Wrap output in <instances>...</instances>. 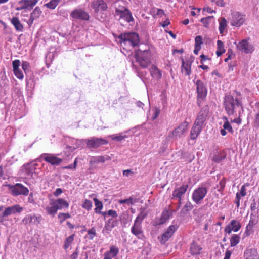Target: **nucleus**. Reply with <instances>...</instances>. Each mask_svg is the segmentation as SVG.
Wrapping results in <instances>:
<instances>
[{
    "label": "nucleus",
    "instance_id": "43",
    "mask_svg": "<svg viewBox=\"0 0 259 259\" xmlns=\"http://www.w3.org/2000/svg\"><path fill=\"white\" fill-rule=\"evenodd\" d=\"M255 106L258 107V109L255 115L253 123L254 127L259 128V103H256Z\"/></svg>",
    "mask_w": 259,
    "mask_h": 259
},
{
    "label": "nucleus",
    "instance_id": "9",
    "mask_svg": "<svg viewBox=\"0 0 259 259\" xmlns=\"http://www.w3.org/2000/svg\"><path fill=\"white\" fill-rule=\"evenodd\" d=\"M108 143L107 140L103 138H98L93 137L90 139H88L86 142L87 146L89 148H97L102 145H106Z\"/></svg>",
    "mask_w": 259,
    "mask_h": 259
},
{
    "label": "nucleus",
    "instance_id": "13",
    "mask_svg": "<svg viewBox=\"0 0 259 259\" xmlns=\"http://www.w3.org/2000/svg\"><path fill=\"white\" fill-rule=\"evenodd\" d=\"M40 158H43L45 161L53 165H58L62 161V159L57 157L51 154H42L41 155Z\"/></svg>",
    "mask_w": 259,
    "mask_h": 259
},
{
    "label": "nucleus",
    "instance_id": "58",
    "mask_svg": "<svg viewBox=\"0 0 259 259\" xmlns=\"http://www.w3.org/2000/svg\"><path fill=\"white\" fill-rule=\"evenodd\" d=\"M236 194H239V196L241 197H244L246 195V188L245 185H243L240 190L239 192L237 193Z\"/></svg>",
    "mask_w": 259,
    "mask_h": 259
},
{
    "label": "nucleus",
    "instance_id": "15",
    "mask_svg": "<svg viewBox=\"0 0 259 259\" xmlns=\"http://www.w3.org/2000/svg\"><path fill=\"white\" fill-rule=\"evenodd\" d=\"M208 112L207 107H203L199 112L194 124L199 125V127L202 126L206 120Z\"/></svg>",
    "mask_w": 259,
    "mask_h": 259
},
{
    "label": "nucleus",
    "instance_id": "29",
    "mask_svg": "<svg viewBox=\"0 0 259 259\" xmlns=\"http://www.w3.org/2000/svg\"><path fill=\"white\" fill-rule=\"evenodd\" d=\"M11 22L12 24L14 25L15 27V28L17 31H22L23 29V25L21 23L20 21H19V19L17 17H13L11 20Z\"/></svg>",
    "mask_w": 259,
    "mask_h": 259
},
{
    "label": "nucleus",
    "instance_id": "33",
    "mask_svg": "<svg viewBox=\"0 0 259 259\" xmlns=\"http://www.w3.org/2000/svg\"><path fill=\"white\" fill-rule=\"evenodd\" d=\"M252 215H253V214L251 213L250 220L249 221L248 224L246 226V233H248L249 232L251 231L253 226H254L257 222V220L256 219V218L255 217L253 218Z\"/></svg>",
    "mask_w": 259,
    "mask_h": 259
},
{
    "label": "nucleus",
    "instance_id": "56",
    "mask_svg": "<svg viewBox=\"0 0 259 259\" xmlns=\"http://www.w3.org/2000/svg\"><path fill=\"white\" fill-rule=\"evenodd\" d=\"M20 61L19 60H15L12 62L13 71L16 70V69H19V66L20 65Z\"/></svg>",
    "mask_w": 259,
    "mask_h": 259
},
{
    "label": "nucleus",
    "instance_id": "46",
    "mask_svg": "<svg viewBox=\"0 0 259 259\" xmlns=\"http://www.w3.org/2000/svg\"><path fill=\"white\" fill-rule=\"evenodd\" d=\"M126 137V135L123 136L121 134H114L110 136V137L113 140H115L117 141H121L123 140Z\"/></svg>",
    "mask_w": 259,
    "mask_h": 259
},
{
    "label": "nucleus",
    "instance_id": "57",
    "mask_svg": "<svg viewBox=\"0 0 259 259\" xmlns=\"http://www.w3.org/2000/svg\"><path fill=\"white\" fill-rule=\"evenodd\" d=\"M88 233L90 235L89 238L90 239H93L94 237L96 235V230L94 228H92V229L89 230Z\"/></svg>",
    "mask_w": 259,
    "mask_h": 259
},
{
    "label": "nucleus",
    "instance_id": "7",
    "mask_svg": "<svg viewBox=\"0 0 259 259\" xmlns=\"http://www.w3.org/2000/svg\"><path fill=\"white\" fill-rule=\"evenodd\" d=\"M231 25L233 26L240 27L245 21V16L238 12L231 13Z\"/></svg>",
    "mask_w": 259,
    "mask_h": 259
},
{
    "label": "nucleus",
    "instance_id": "26",
    "mask_svg": "<svg viewBox=\"0 0 259 259\" xmlns=\"http://www.w3.org/2000/svg\"><path fill=\"white\" fill-rule=\"evenodd\" d=\"M202 126L194 124L190 133V137L192 140L196 139L201 131Z\"/></svg>",
    "mask_w": 259,
    "mask_h": 259
},
{
    "label": "nucleus",
    "instance_id": "60",
    "mask_svg": "<svg viewBox=\"0 0 259 259\" xmlns=\"http://www.w3.org/2000/svg\"><path fill=\"white\" fill-rule=\"evenodd\" d=\"M108 215L111 216L113 218H116L118 216L117 213L115 210H109L107 211Z\"/></svg>",
    "mask_w": 259,
    "mask_h": 259
},
{
    "label": "nucleus",
    "instance_id": "22",
    "mask_svg": "<svg viewBox=\"0 0 259 259\" xmlns=\"http://www.w3.org/2000/svg\"><path fill=\"white\" fill-rule=\"evenodd\" d=\"M245 259H259L257 250L255 248L246 249L244 254Z\"/></svg>",
    "mask_w": 259,
    "mask_h": 259
},
{
    "label": "nucleus",
    "instance_id": "1",
    "mask_svg": "<svg viewBox=\"0 0 259 259\" xmlns=\"http://www.w3.org/2000/svg\"><path fill=\"white\" fill-rule=\"evenodd\" d=\"M136 62L142 68H147L151 63V53L149 49L139 48L135 52Z\"/></svg>",
    "mask_w": 259,
    "mask_h": 259
},
{
    "label": "nucleus",
    "instance_id": "12",
    "mask_svg": "<svg viewBox=\"0 0 259 259\" xmlns=\"http://www.w3.org/2000/svg\"><path fill=\"white\" fill-rule=\"evenodd\" d=\"M70 16L74 19L82 20H88L90 18L88 13L81 9L74 10L71 13Z\"/></svg>",
    "mask_w": 259,
    "mask_h": 259
},
{
    "label": "nucleus",
    "instance_id": "17",
    "mask_svg": "<svg viewBox=\"0 0 259 259\" xmlns=\"http://www.w3.org/2000/svg\"><path fill=\"white\" fill-rule=\"evenodd\" d=\"M131 232L138 239H142L144 237L141 223L134 222V224L131 229Z\"/></svg>",
    "mask_w": 259,
    "mask_h": 259
},
{
    "label": "nucleus",
    "instance_id": "38",
    "mask_svg": "<svg viewBox=\"0 0 259 259\" xmlns=\"http://www.w3.org/2000/svg\"><path fill=\"white\" fill-rule=\"evenodd\" d=\"M213 19V16H209L205 18H202L201 19L200 21L203 24V26L205 27H208L209 24L211 22V20Z\"/></svg>",
    "mask_w": 259,
    "mask_h": 259
},
{
    "label": "nucleus",
    "instance_id": "16",
    "mask_svg": "<svg viewBox=\"0 0 259 259\" xmlns=\"http://www.w3.org/2000/svg\"><path fill=\"white\" fill-rule=\"evenodd\" d=\"M241 228L240 223L235 220H232L230 223L225 227V231L230 234L232 231L237 232Z\"/></svg>",
    "mask_w": 259,
    "mask_h": 259
},
{
    "label": "nucleus",
    "instance_id": "27",
    "mask_svg": "<svg viewBox=\"0 0 259 259\" xmlns=\"http://www.w3.org/2000/svg\"><path fill=\"white\" fill-rule=\"evenodd\" d=\"M201 249L202 248L194 241L191 245L190 251L193 255H198L200 254Z\"/></svg>",
    "mask_w": 259,
    "mask_h": 259
},
{
    "label": "nucleus",
    "instance_id": "42",
    "mask_svg": "<svg viewBox=\"0 0 259 259\" xmlns=\"http://www.w3.org/2000/svg\"><path fill=\"white\" fill-rule=\"evenodd\" d=\"M46 209L48 213L54 215L58 210V207H56V205L53 203L52 207H47Z\"/></svg>",
    "mask_w": 259,
    "mask_h": 259
},
{
    "label": "nucleus",
    "instance_id": "41",
    "mask_svg": "<svg viewBox=\"0 0 259 259\" xmlns=\"http://www.w3.org/2000/svg\"><path fill=\"white\" fill-rule=\"evenodd\" d=\"M137 201H138L137 200V199H135L134 200L133 198L132 197H131L128 199L120 200L119 203L120 204L127 203L128 205H132L134 203L137 202Z\"/></svg>",
    "mask_w": 259,
    "mask_h": 259
},
{
    "label": "nucleus",
    "instance_id": "5",
    "mask_svg": "<svg viewBox=\"0 0 259 259\" xmlns=\"http://www.w3.org/2000/svg\"><path fill=\"white\" fill-rule=\"evenodd\" d=\"M196 90L197 93V104L200 106L201 101L204 100L206 97L207 91L204 83L200 80L196 81Z\"/></svg>",
    "mask_w": 259,
    "mask_h": 259
},
{
    "label": "nucleus",
    "instance_id": "14",
    "mask_svg": "<svg viewBox=\"0 0 259 259\" xmlns=\"http://www.w3.org/2000/svg\"><path fill=\"white\" fill-rule=\"evenodd\" d=\"M188 126V122L185 121L176 128L172 132V136L176 138L181 137L186 132Z\"/></svg>",
    "mask_w": 259,
    "mask_h": 259
},
{
    "label": "nucleus",
    "instance_id": "6",
    "mask_svg": "<svg viewBox=\"0 0 259 259\" xmlns=\"http://www.w3.org/2000/svg\"><path fill=\"white\" fill-rule=\"evenodd\" d=\"M207 193V190L205 187H199L193 192L192 199L197 204H200Z\"/></svg>",
    "mask_w": 259,
    "mask_h": 259
},
{
    "label": "nucleus",
    "instance_id": "44",
    "mask_svg": "<svg viewBox=\"0 0 259 259\" xmlns=\"http://www.w3.org/2000/svg\"><path fill=\"white\" fill-rule=\"evenodd\" d=\"M74 235H72L66 238L64 245V248L65 249L68 248L70 245L71 244V243L72 242L73 240Z\"/></svg>",
    "mask_w": 259,
    "mask_h": 259
},
{
    "label": "nucleus",
    "instance_id": "28",
    "mask_svg": "<svg viewBox=\"0 0 259 259\" xmlns=\"http://www.w3.org/2000/svg\"><path fill=\"white\" fill-rule=\"evenodd\" d=\"M53 203L56 205V207H58V209L68 208L69 206L68 202L62 198L57 199Z\"/></svg>",
    "mask_w": 259,
    "mask_h": 259
},
{
    "label": "nucleus",
    "instance_id": "23",
    "mask_svg": "<svg viewBox=\"0 0 259 259\" xmlns=\"http://www.w3.org/2000/svg\"><path fill=\"white\" fill-rule=\"evenodd\" d=\"M41 14V11L38 7H36L30 14V18L28 20V24L29 26L31 25L35 19L38 18Z\"/></svg>",
    "mask_w": 259,
    "mask_h": 259
},
{
    "label": "nucleus",
    "instance_id": "31",
    "mask_svg": "<svg viewBox=\"0 0 259 259\" xmlns=\"http://www.w3.org/2000/svg\"><path fill=\"white\" fill-rule=\"evenodd\" d=\"M150 72L153 77L160 78L162 74L158 68L155 65H152L150 68Z\"/></svg>",
    "mask_w": 259,
    "mask_h": 259
},
{
    "label": "nucleus",
    "instance_id": "48",
    "mask_svg": "<svg viewBox=\"0 0 259 259\" xmlns=\"http://www.w3.org/2000/svg\"><path fill=\"white\" fill-rule=\"evenodd\" d=\"M82 207L88 210L91 209L92 207V201L89 200L85 199L83 204H82Z\"/></svg>",
    "mask_w": 259,
    "mask_h": 259
},
{
    "label": "nucleus",
    "instance_id": "10",
    "mask_svg": "<svg viewBox=\"0 0 259 259\" xmlns=\"http://www.w3.org/2000/svg\"><path fill=\"white\" fill-rule=\"evenodd\" d=\"M115 13L119 15L120 18H123L128 23L134 21L131 12L125 7H122L121 10L116 9Z\"/></svg>",
    "mask_w": 259,
    "mask_h": 259
},
{
    "label": "nucleus",
    "instance_id": "20",
    "mask_svg": "<svg viewBox=\"0 0 259 259\" xmlns=\"http://www.w3.org/2000/svg\"><path fill=\"white\" fill-rule=\"evenodd\" d=\"M92 7L96 12L105 11L108 7L103 0H96L92 3Z\"/></svg>",
    "mask_w": 259,
    "mask_h": 259
},
{
    "label": "nucleus",
    "instance_id": "39",
    "mask_svg": "<svg viewBox=\"0 0 259 259\" xmlns=\"http://www.w3.org/2000/svg\"><path fill=\"white\" fill-rule=\"evenodd\" d=\"M58 2L59 0H51L49 3L45 4L44 6L50 9H54L58 5Z\"/></svg>",
    "mask_w": 259,
    "mask_h": 259
},
{
    "label": "nucleus",
    "instance_id": "49",
    "mask_svg": "<svg viewBox=\"0 0 259 259\" xmlns=\"http://www.w3.org/2000/svg\"><path fill=\"white\" fill-rule=\"evenodd\" d=\"M225 184L226 181L225 180L223 179L220 181L219 184L217 185V188H218L219 192H221L223 191L225 187Z\"/></svg>",
    "mask_w": 259,
    "mask_h": 259
},
{
    "label": "nucleus",
    "instance_id": "32",
    "mask_svg": "<svg viewBox=\"0 0 259 259\" xmlns=\"http://www.w3.org/2000/svg\"><path fill=\"white\" fill-rule=\"evenodd\" d=\"M140 210V213L137 217L136 220H135V222L141 224L142 221L147 215V212L146 211L145 209L144 208H141Z\"/></svg>",
    "mask_w": 259,
    "mask_h": 259
},
{
    "label": "nucleus",
    "instance_id": "53",
    "mask_svg": "<svg viewBox=\"0 0 259 259\" xmlns=\"http://www.w3.org/2000/svg\"><path fill=\"white\" fill-rule=\"evenodd\" d=\"M258 204H257V203L256 202L255 200L254 199L253 200L252 203H251V205H250L251 211L252 212H254V213H255V211L258 208Z\"/></svg>",
    "mask_w": 259,
    "mask_h": 259
},
{
    "label": "nucleus",
    "instance_id": "11",
    "mask_svg": "<svg viewBox=\"0 0 259 259\" xmlns=\"http://www.w3.org/2000/svg\"><path fill=\"white\" fill-rule=\"evenodd\" d=\"M178 226L177 225H171L166 230V231L162 234L160 239V242L162 244H164L173 235L174 233L177 230Z\"/></svg>",
    "mask_w": 259,
    "mask_h": 259
},
{
    "label": "nucleus",
    "instance_id": "45",
    "mask_svg": "<svg viewBox=\"0 0 259 259\" xmlns=\"http://www.w3.org/2000/svg\"><path fill=\"white\" fill-rule=\"evenodd\" d=\"M225 158V156H224V155H223L222 154H214L213 156L212 160L215 161L217 163H219Z\"/></svg>",
    "mask_w": 259,
    "mask_h": 259
},
{
    "label": "nucleus",
    "instance_id": "63",
    "mask_svg": "<svg viewBox=\"0 0 259 259\" xmlns=\"http://www.w3.org/2000/svg\"><path fill=\"white\" fill-rule=\"evenodd\" d=\"M79 251L78 248H76L75 251L71 254L70 256L71 259H77L78 257Z\"/></svg>",
    "mask_w": 259,
    "mask_h": 259
},
{
    "label": "nucleus",
    "instance_id": "8",
    "mask_svg": "<svg viewBox=\"0 0 259 259\" xmlns=\"http://www.w3.org/2000/svg\"><path fill=\"white\" fill-rule=\"evenodd\" d=\"M248 39H244L239 42L237 45V48L240 51L244 53L245 54L251 53L253 50V46L252 45L248 42Z\"/></svg>",
    "mask_w": 259,
    "mask_h": 259
},
{
    "label": "nucleus",
    "instance_id": "40",
    "mask_svg": "<svg viewBox=\"0 0 259 259\" xmlns=\"http://www.w3.org/2000/svg\"><path fill=\"white\" fill-rule=\"evenodd\" d=\"M94 200L95 201V205L96 207L95 209V211L96 213H98L99 211H100L103 208L102 203L99 201L97 198H94Z\"/></svg>",
    "mask_w": 259,
    "mask_h": 259
},
{
    "label": "nucleus",
    "instance_id": "19",
    "mask_svg": "<svg viewBox=\"0 0 259 259\" xmlns=\"http://www.w3.org/2000/svg\"><path fill=\"white\" fill-rule=\"evenodd\" d=\"M22 210L23 208L18 204L13 205L11 207H8L5 209L4 212L3 213V217H7L17 212L20 213Z\"/></svg>",
    "mask_w": 259,
    "mask_h": 259
},
{
    "label": "nucleus",
    "instance_id": "2",
    "mask_svg": "<svg viewBox=\"0 0 259 259\" xmlns=\"http://www.w3.org/2000/svg\"><path fill=\"white\" fill-rule=\"evenodd\" d=\"M118 38L120 39V43L122 46L129 45L134 47L139 42V35L135 32L121 33Z\"/></svg>",
    "mask_w": 259,
    "mask_h": 259
},
{
    "label": "nucleus",
    "instance_id": "62",
    "mask_svg": "<svg viewBox=\"0 0 259 259\" xmlns=\"http://www.w3.org/2000/svg\"><path fill=\"white\" fill-rule=\"evenodd\" d=\"M115 226V224L113 222H112L111 224H105V229L108 231H111V229L114 228Z\"/></svg>",
    "mask_w": 259,
    "mask_h": 259
},
{
    "label": "nucleus",
    "instance_id": "61",
    "mask_svg": "<svg viewBox=\"0 0 259 259\" xmlns=\"http://www.w3.org/2000/svg\"><path fill=\"white\" fill-rule=\"evenodd\" d=\"M29 65V63L27 61L22 62V67L25 72H26L28 69Z\"/></svg>",
    "mask_w": 259,
    "mask_h": 259
},
{
    "label": "nucleus",
    "instance_id": "3",
    "mask_svg": "<svg viewBox=\"0 0 259 259\" xmlns=\"http://www.w3.org/2000/svg\"><path fill=\"white\" fill-rule=\"evenodd\" d=\"M224 106L226 111L229 116L234 114L235 112L234 109L236 106H240L243 110L241 102L237 98L234 99L231 95L225 96L224 100Z\"/></svg>",
    "mask_w": 259,
    "mask_h": 259
},
{
    "label": "nucleus",
    "instance_id": "64",
    "mask_svg": "<svg viewBox=\"0 0 259 259\" xmlns=\"http://www.w3.org/2000/svg\"><path fill=\"white\" fill-rule=\"evenodd\" d=\"M194 58L191 56L189 59L186 60L185 61V64L191 67L192 62L194 61Z\"/></svg>",
    "mask_w": 259,
    "mask_h": 259
},
{
    "label": "nucleus",
    "instance_id": "18",
    "mask_svg": "<svg viewBox=\"0 0 259 259\" xmlns=\"http://www.w3.org/2000/svg\"><path fill=\"white\" fill-rule=\"evenodd\" d=\"M188 188L187 184H184L182 186L176 188L172 193L173 198L182 199V196L185 194Z\"/></svg>",
    "mask_w": 259,
    "mask_h": 259
},
{
    "label": "nucleus",
    "instance_id": "54",
    "mask_svg": "<svg viewBox=\"0 0 259 259\" xmlns=\"http://www.w3.org/2000/svg\"><path fill=\"white\" fill-rule=\"evenodd\" d=\"M217 50L221 51L224 53L225 52L224 44L223 41L220 40L217 41Z\"/></svg>",
    "mask_w": 259,
    "mask_h": 259
},
{
    "label": "nucleus",
    "instance_id": "47",
    "mask_svg": "<svg viewBox=\"0 0 259 259\" xmlns=\"http://www.w3.org/2000/svg\"><path fill=\"white\" fill-rule=\"evenodd\" d=\"M193 208V205L192 204V203L190 201H187L184 206V207L181 210V211H189L191 210H192Z\"/></svg>",
    "mask_w": 259,
    "mask_h": 259
},
{
    "label": "nucleus",
    "instance_id": "35",
    "mask_svg": "<svg viewBox=\"0 0 259 259\" xmlns=\"http://www.w3.org/2000/svg\"><path fill=\"white\" fill-rule=\"evenodd\" d=\"M169 218V212L167 210H165L163 211V212L161 214L160 222L159 223V224H163L164 223H165Z\"/></svg>",
    "mask_w": 259,
    "mask_h": 259
},
{
    "label": "nucleus",
    "instance_id": "4",
    "mask_svg": "<svg viewBox=\"0 0 259 259\" xmlns=\"http://www.w3.org/2000/svg\"><path fill=\"white\" fill-rule=\"evenodd\" d=\"M6 186L8 187L9 191L14 196L21 195L27 196L29 194L28 189L22 184L16 183L14 185L7 184Z\"/></svg>",
    "mask_w": 259,
    "mask_h": 259
},
{
    "label": "nucleus",
    "instance_id": "50",
    "mask_svg": "<svg viewBox=\"0 0 259 259\" xmlns=\"http://www.w3.org/2000/svg\"><path fill=\"white\" fill-rule=\"evenodd\" d=\"M203 43L201 36H197L195 38V46L196 47H201V45Z\"/></svg>",
    "mask_w": 259,
    "mask_h": 259
},
{
    "label": "nucleus",
    "instance_id": "24",
    "mask_svg": "<svg viewBox=\"0 0 259 259\" xmlns=\"http://www.w3.org/2000/svg\"><path fill=\"white\" fill-rule=\"evenodd\" d=\"M37 2L38 0H20L18 4H22L24 9H29V8L31 9Z\"/></svg>",
    "mask_w": 259,
    "mask_h": 259
},
{
    "label": "nucleus",
    "instance_id": "52",
    "mask_svg": "<svg viewBox=\"0 0 259 259\" xmlns=\"http://www.w3.org/2000/svg\"><path fill=\"white\" fill-rule=\"evenodd\" d=\"M223 128L231 133H233V128L228 121H226L223 124Z\"/></svg>",
    "mask_w": 259,
    "mask_h": 259
},
{
    "label": "nucleus",
    "instance_id": "25",
    "mask_svg": "<svg viewBox=\"0 0 259 259\" xmlns=\"http://www.w3.org/2000/svg\"><path fill=\"white\" fill-rule=\"evenodd\" d=\"M22 222L26 225L28 224H35L37 223H39V221H38V218L35 215H26L23 220Z\"/></svg>",
    "mask_w": 259,
    "mask_h": 259
},
{
    "label": "nucleus",
    "instance_id": "51",
    "mask_svg": "<svg viewBox=\"0 0 259 259\" xmlns=\"http://www.w3.org/2000/svg\"><path fill=\"white\" fill-rule=\"evenodd\" d=\"M70 215L69 213H60L58 215V218L61 219L60 222L62 223L63 221L65 220L66 219L69 218Z\"/></svg>",
    "mask_w": 259,
    "mask_h": 259
},
{
    "label": "nucleus",
    "instance_id": "59",
    "mask_svg": "<svg viewBox=\"0 0 259 259\" xmlns=\"http://www.w3.org/2000/svg\"><path fill=\"white\" fill-rule=\"evenodd\" d=\"M77 159H76L73 164L63 167V169H76L77 166Z\"/></svg>",
    "mask_w": 259,
    "mask_h": 259
},
{
    "label": "nucleus",
    "instance_id": "34",
    "mask_svg": "<svg viewBox=\"0 0 259 259\" xmlns=\"http://www.w3.org/2000/svg\"><path fill=\"white\" fill-rule=\"evenodd\" d=\"M227 22L224 17L221 18V21L219 22V30L220 34H223L227 26Z\"/></svg>",
    "mask_w": 259,
    "mask_h": 259
},
{
    "label": "nucleus",
    "instance_id": "21",
    "mask_svg": "<svg viewBox=\"0 0 259 259\" xmlns=\"http://www.w3.org/2000/svg\"><path fill=\"white\" fill-rule=\"evenodd\" d=\"M111 159V157L107 155L94 156L92 157L90 160V164L93 165L95 163H104L106 161L110 160Z\"/></svg>",
    "mask_w": 259,
    "mask_h": 259
},
{
    "label": "nucleus",
    "instance_id": "30",
    "mask_svg": "<svg viewBox=\"0 0 259 259\" xmlns=\"http://www.w3.org/2000/svg\"><path fill=\"white\" fill-rule=\"evenodd\" d=\"M181 72L186 76H190L191 73V67L185 64V61L183 58H182Z\"/></svg>",
    "mask_w": 259,
    "mask_h": 259
},
{
    "label": "nucleus",
    "instance_id": "55",
    "mask_svg": "<svg viewBox=\"0 0 259 259\" xmlns=\"http://www.w3.org/2000/svg\"><path fill=\"white\" fill-rule=\"evenodd\" d=\"M13 71H14V73L15 76L18 79H22L23 78L24 76H23V73L20 69H16V70H15Z\"/></svg>",
    "mask_w": 259,
    "mask_h": 259
},
{
    "label": "nucleus",
    "instance_id": "36",
    "mask_svg": "<svg viewBox=\"0 0 259 259\" xmlns=\"http://www.w3.org/2000/svg\"><path fill=\"white\" fill-rule=\"evenodd\" d=\"M240 236L236 234H233L230 239L231 246L234 247L238 244L240 241Z\"/></svg>",
    "mask_w": 259,
    "mask_h": 259
},
{
    "label": "nucleus",
    "instance_id": "37",
    "mask_svg": "<svg viewBox=\"0 0 259 259\" xmlns=\"http://www.w3.org/2000/svg\"><path fill=\"white\" fill-rule=\"evenodd\" d=\"M118 252L119 250L116 247L112 246L110 248L109 251L106 252L105 253H108L109 256L114 257L118 254Z\"/></svg>",
    "mask_w": 259,
    "mask_h": 259
}]
</instances>
